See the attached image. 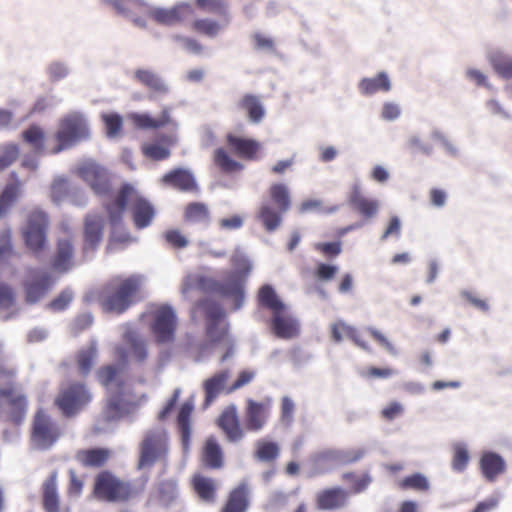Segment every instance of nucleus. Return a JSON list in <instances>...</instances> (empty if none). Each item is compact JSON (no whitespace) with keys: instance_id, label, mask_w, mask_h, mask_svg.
I'll list each match as a JSON object with an SVG mask.
<instances>
[{"instance_id":"obj_63","label":"nucleus","mask_w":512,"mask_h":512,"mask_svg":"<svg viewBox=\"0 0 512 512\" xmlns=\"http://www.w3.org/2000/svg\"><path fill=\"white\" fill-rule=\"evenodd\" d=\"M16 303V295L12 287L0 281V310L12 308Z\"/></svg>"},{"instance_id":"obj_9","label":"nucleus","mask_w":512,"mask_h":512,"mask_svg":"<svg viewBox=\"0 0 512 512\" xmlns=\"http://www.w3.org/2000/svg\"><path fill=\"white\" fill-rule=\"evenodd\" d=\"M95 493L107 501H123L130 495L129 486L108 472L101 473L95 482Z\"/></svg>"},{"instance_id":"obj_35","label":"nucleus","mask_w":512,"mask_h":512,"mask_svg":"<svg viewBox=\"0 0 512 512\" xmlns=\"http://www.w3.org/2000/svg\"><path fill=\"white\" fill-rule=\"evenodd\" d=\"M348 494L340 488L325 490L318 495V505L321 509L331 510L343 507Z\"/></svg>"},{"instance_id":"obj_49","label":"nucleus","mask_w":512,"mask_h":512,"mask_svg":"<svg viewBox=\"0 0 512 512\" xmlns=\"http://www.w3.org/2000/svg\"><path fill=\"white\" fill-rule=\"evenodd\" d=\"M255 457L263 462L275 460L279 454V447L275 442L258 440L256 442Z\"/></svg>"},{"instance_id":"obj_41","label":"nucleus","mask_w":512,"mask_h":512,"mask_svg":"<svg viewBox=\"0 0 512 512\" xmlns=\"http://www.w3.org/2000/svg\"><path fill=\"white\" fill-rule=\"evenodd\" d=\"M176 313L172 306L168 304H149L142 314L141 320H175Z\"/></svg>"},{"instance_id":"obj_45","label":"nucleus","mask_w":512,"mask_h":512,"mask_svg":"<svg viewBox=\"0 0 512 512\" xmlns=\"http://www.w3.org/2000/svg\"><path fill=\"white\" fill-rule=\"evenodd\" d=\"M269 194L272 203L281 209V211H288L291 206L290 195L286 185L282 183L273 184L269 189Z\"/></svg>"},{"instance_id":"obj_39","label":"nucleus","mask_w":512,"mask_h":512,"mask_svg":"<svg viewBox=\"0 0 512 512\" xmlns=\"http://www.w3.org/2000/svg\"><path fill=\"white\" fill-rule=\"evenodd\" d=\"M494 72L503 79H512V56L497 51L489 55Z\"/></svg>"},{"instance_id":"obj_22","label":"nucleus","mask_w":512,"mask_h":512,"mask_svg":"<svg viewBox=\"0 0 512 512\" xmlns=\"http://www.w3.org/2000/svg\"><path fill=\"white\" fill-rule=\"evenodd\" d=\"M161 183L182 192L197 193L199 191V187L193 174L182 168L173 169L163 175Z\"/></svg>"},{"instance_id":"obj_29","label":"nucleus","mask_w":512,"mask_h":512,"mask_svg":"<svg viewBox=\"0 0 512 512\" xmlns=\"http://www.w3.org/2000/svg\"><path fill=\"white\" fill-rule=\"evenodd\" d=\"M250 488L242 481L230 494L222 512H245L249 506Z\"/></svg>"},{"instance_id":"obj_18","label":"nucleus","mask_w":512,"mask_h":512,"mask_svg":"<svg viewBox=\"0 0 512 512\" xmlns=\"http://www.w3.org/2000/svg\"><path fill=\"white\" fill-rule=\"evenodd\" d=\"M74 252V243L71 237L59 238L51 258L52 269L61 273L68 272L74 265Z\"/></svg>"},{"instance_id":"obj_16","label":"nucleus","mask_w":512,"mask_h":512,"mask_svg":"<svg viewBox=\"0 0 512 512\" xmlns=\"http://www.w3.org/2000/svg\"><path fill=\"white\" fill-rule=\"evenodd\" d=\"M258 301L260 306L271 311L272 320H291L290 307L279 298L272 286L264 285L260 288Z\"/></svg>"},{"instance_id":"obj_44","label":"nucleus","mask_w":512,"mask_h":512,"mask_svg":"<svg viewBox=\"0 0 512 512\" xmlns=\"http://www.w3.org/2000/svg\"><path fill=\"white\" fill-rule=\"evenodd\" d=\"M193 401L185 402L179 411L178 424L181 431L183 447L186 450L191 433L189 417L193 411Z\"/></svg>"},{"instance_id":"obj_42","label":"nucleus","mask_w":512,"mask_h":512,"mask_svg":"<svg viewBox=\"0 0 512 512\" xmlns=\"http://www.w3.org/2000/svg\"><path fill=\"white\" fill-rule=\"evenodd\" d=\"M213 160L215 165L222 172L227 174L241 171L243 169V165L240 162L234 160L223 148H217L214 151Z\"/></svg>"},{"instance_id":"obj_14","label":"nucleus","mask_w":512,"mask_h":512,"mask_svg":"<svg viewBox=\"0 0 512 512\" xmlns=\"http://www.w3.org/2000/svg\"><path fill=\"white\" fill-rule=\"evenodd\" d=\"M124 341L127 348L119 347L117 354L119 357V366L127 363L128 356L136 363H143L148 356L147 345L144 338L137 332L128 330L124 334Z\"/></svg>"},{"instance_id":"obj_12","label":"nucleus","mask_w":512,"mask_h":512,"mask_svg":"<svg viewBox=\"0 0 512 512\" xmlns=\"http://www.w3.org/2000/svg\"><path fill=\"white\" fill-rule=\"evenodd\" d=\"M90 398L89 392L83 385L74 384L61 392L56 399V404L65 415L71 416L86 405Z\"/></svg>"},{"instance_id":"obj_48","label":"nucleus","mask_w":512,"mask_h":512,"mask_svg":"<svg viewBox=\"0 0 512 512\" xmlns=\"http://www.w3.org/2000/svg\"><path fill=\"white\" fill-rule=\"evenodd\" d=\"M332 337L335 341L340 342L343 339H352L358 346L366 349L364 342L360 341L357 337L355 330L346 322H335L331 326Z\"/></svg>"},{"instance_id":"obj_15","label":"nucleus","mask_w":512,"mask_h":512,"mask_svg":"<svg viewBox=\"0 0 512 512\" xmlns=\"http://www.w3.org/2000/svg\"><path fill=\"white\" fill-rule=\"evenodd\" d=\"M269 412L270 399L264 402L247 399L244 416L245 429L249 432H260L267 423Z\"/></svg>"},{"instance_id":"obj_6","label":"nucleus","mask_w":512,"mask_h":512,"mask_svg":"<svg viewBox=\"0 0 512 512\" xmlns=\"http://www.w3.org/2000/svg\"><path fill=\"white\" fill-rule=\"evenodd\" d=\"M48 227L49 217L46 212L39 208L29 212L22 236L26 247L36 256L47 246Z\"/></svg>"},{"instance_id":"obj_58","label":"nucleus","mask_w":512,"mask_h":512,"mask_svg":"<svg viewBox=\"0 0 512 512\" xmlns=\"http://www.w3.org/2000/svg\"><path fill=\"white\" fill-rule=\"evenodd\" d=\"M16 255L11 241L10 230H4L0 233V263L9 261Z\"/></svg>"},{"instance_id":"obj_61","label":"nucleus","mask_w":512,"mask_h":512,"mask_svg":"<svg viewBox=\"0 0 512 512\" xmlns=\"http://www.w3.org/2000/svg\"><path fill=\"white\" fill-rule=\"evenodd\" d=\"M152 330L159 342H168L173 338L174 322H153Z\"/></svg>"},{"instance_id":"obj_24","label":"nucleus","mask_w":512,"mask_h":512,"mask_svg":"<svg viewBox=\"0 0 512 512\" xmlns=\"http://www.w3.org/2000/svg\"><path fill=\"white\" fill-rule=\"evenodd\" d=\"M129 119L137 129L141 130H157L173 123L168 107H164L157 118L148 113H131Z\"/></svg>"},{"instance_id":"obj_50","label":"nucleus","mask_w":512,"mask_h":512,"mask_svg":"<svg viewBox=\"0 0 512 512\" xmlns=\"http://www.w3.org/2000/svg\"><path fill=\"white\" fill-rule=\"evenodd\" d=\"M192 30L196 33L208 36L215 37L219 31L221 30V26L218 22L209 19V18H201L196 19L192 23Z\"/></svg>"},{"instance_id":"obj_57","label":"nucleus","mask_w":512,"mask_h":512,"mask_svg":"<svg viewBox=\"0 0 512 512\" xmlns=\"http://www.w3.org/2000/svg\"><path fill=\"white\" fill-rule=\"evenodd\" d=\"M160 502L168 506L177 496V484L174 480L163 481L158 487Z\"/></svg>"},{"instance_id":"obj_2","label":"nucleus","mask_w":512,"mask_h":512,"mask_svg":"<svg viewBox=\"0 0 512 512\" xmlns=\"http://www.w3.org/2000/svg\"><path fill=\"white\" fill-rule=\"evenodd\" d=\"M88 137L89 127L84 116L78 112L69 113L59 120L58 128L48 142L47 152L58 154Z\"/></svg>"},{"instance_id":"obj_20","label":"nucleus","mask_w":512,"mask_h":512,"mask_svg":"<svg viewBox=\"0 0 512 512\" xmlns=\"http://www.w3.org/2000/svg\"><path fill=\"white\" fill-rule=\"evenodd\" d=\"M350 207L365 219L375 217L379 210V202L376 199L366 197L359 184H354L348 197Z\"/></svg>"},{"instance_id":"obj_17","label":"nucleus","mask_w":512,"mask_h":512,"mask_svg":"<svg viewBox=\"0 0 512 512\" xmlns=\"http://www.w3.org/2000/svg\"><path fill=\"white\" fill-rule=\"evenodd\" d=\"M134 79L148 91L149 99L165 96L169 93V86L165 80L156 72L150 69H136Z\"/></svg>"},{"instance_id":"obj_25","label":"nucleus","mask_w":512,"mask_h":512,"mask_svg":"<svg viewBox=\"0 0 512 512\" xmlns=\"http://www.w3.org/2000/svg\"><path fill=\"white\" fill-rule=\"evenodd\" d=\"M137 405V403L128 402L122 393L116 392L109 399L102 417L106 422L116 421L134 410Z\"/></svg>"},{"instance_id":"obj_10","label":"nucleus","mask_w":512,"mask_h":512,"mask_svg":"<svg viewBox=\"0 0 512 512\" xmlns=\"http://www.w3.org/2000/svg\"><path fill=\"white\" fill-rule=\"evenodd\" d=\"M50 197L55 204L69 201L72 205L80 207L87 203V197L83 190L73 186L65 177L54 179L50 187Z\"/></svg>"},{"instance_id":"obj_8","label":"nucleus","mask_w":512,"mask_h":512,"mask_svg":"<svg viewBox=\"0 0 512 512\" xmlns=\"http://www.w3.org/2000/svg\"><path fill=\"white\" fill-rule=\"evenodd\" d=\"M364 453L363 449L325 450L314 454L311 457V461L313 462L315 473L320 474L325 472L330 466L355 462L361 459Z\"/></svg>"},{"instance_id":"obj_13","label":"nucleus","mask_w":512,"mask_h":512,"mask_svg":"<svg viewBox=\"0 0 512 512\" xmlns=\"http://www.w3.org/2000/svg\"><path fill=\"white\" fill-rule=\"evenodd\" d=\"M77 175L100 196L108 195L111 189L106 171L95 163H84L77 167Z\"/></svg>"},{"instance_id":"obj_52","label":"nucleus","mask_w":512,"mask_h":512,"mask_svg":"<svg viewBox=\"0 0 512 512\" xmlns=\"http://www.w3.org/2000/svg\"><path fill=\"white\" fill-rule=\"evenodd\" d=\"M118 370L117 366H107L98 371V379L102 385L106 386L109 391L118 389L119 380H118Z\"/></svg>"},{"instance_id":"obj_51","label":"nucleus","mask_w":512,"mask_h":512,"mask_svg":"<svg viewBox=\"0 0 512 512\" xmlns=\"http://www.w3.org/2000/svg\"><path fill=\"white\" fill-rule=\"evenodd\" d=\"M97 350L94 343L87 349L81 350L78 357V368L83 375L88 374L95 362Z\"/></svg>"},{"instance_id":"obj_23","label":"nucleus","mask_w":512,"mask_h":512,"mask_svg":"<svg viewBox=\"0 0 512 512\" xmlns=\"http://www.w3.org/2000/svg\"><path fill=\"white\" fill-rule=\"evenodd\" d=\"M226 143L232 153L245 160L256 159L261 148L258 141L243 138L232 133L226 135Z\"/></svg>"},{"instance_id":"obj_53","label":"nucleus","mask_w":512,"mask_h":512,"mask_svg":"<svg viewBox=\"0 0 512 512\" xmlns=\"http://www.w3.org/2000/svg\"><path fill=\"white\" fill-rule=\"evenodd\" d=\"M194 488L204 501H212L214 498L215 485L213 480L201 476L194 478Z\"/></svg>"},{"instance_id":"obj_40","label":"nucleus","mask_w":512,"mask_h":512,"mask_svg":"<svg viewBox=\"0 0 512 512\" xmlns=\"http://www.w3.org/2000/svg\"><path fill=\"white\" fill-rule=\"evenodd\" d=\"M228 377V371H222L204 382V389L206 394L204 402L205 408L208 407L214 401V399L217 397L220 391L224 388L225 382L227 381Z\"/></svg>"},{"instance_id":"obj_62","label":"nucleus","mask_w":512,"mask_h":512,"mask_svg":"<svg viewBox=\"0 0 512 512\" xmlns=\"http://www.w3.org/2000/svg\"><path fill=\"white\" fill-rule=\"evenodd\" d=\"M73 299V292L70 289L63 290L57 297L51 300L48 308L54 312L65 310Z\"/></svg>"},{"instance_id":"obj_33","label":"nucleus","mask_w":512,"mask_h":512,"mask_svg":"<svg viewBox=\"0 0 512 512\" xmlns=\"http://www.w3.org/2000/svg\"><path fill=\"white\" fill-rule=\"evenodd\" d=\"M22 140L29 144L35 152L49 154L47 152L48 143L46 144V134L41 126L37 124L30 125L22 132Z\"/></svg>"},{"instance_id":"obj_4","label":"nucleus","mask_w":512,"mask_h":512,"mask_svg":"<svg viewBox=\"0 0 512 512\" xmlns=\"http://www.w3.org/2000/svg\"><path fill=\"white\" fill-rule=\"evenodd\" d=\"M167 442L163 428L148 430L140 443L138 469H150L155 463L164 461L168 452Z\"/></svg>"},{"instance_id":"obj_54","label":"nucleus","mask_w":512,"mask_h":512,"mask_svg":"<svg viewBox=\"0 0 512 512\" xmlns=\"http://www.w3.org/2000/svg\"><path fill=\"white\" fill-rule=\"evenodd\" d=\"M270 330L279 338L290 339L298 335L296 322H271Z\"/></svg>"},{"instance_id":"obj_47","label":"nucleus","mask_w":512,"mask_h":512,"mask_svg":"<svg viewBox=\"0 0 512 512\" xmlns=\"http://www.w3.org/2000/svg\"><path fill=\"white\" fill-rule=\"evenodd\" d=\"M203 459L205 463L212 468H219L222 466V451L213 437L208 438L206 441Z\"/></svg>"},{"instance_id":"obj_30","label":"nucleus","mask_w":512,"mask_h":512,"mask_svg":"<svg viewBox=\"0 0 512 512\" xmlns=\"http://www.w3.org/2000/svg\"><path fill=\"white\" fill-rule=\"evenodd\" d=\"M483 475L489 481H494L497 476L505 471V461L497 453L485 452L480 460Z\"/></svg>"},{"instance_id":"obj_3","label":"nucleus","mask_w":512,"mask_h":512,"mask_svg":"<svg viewBox=\"0 0 512 512\" xmlns=\"http://www.w3.org/2000/svg\"><path fill=\"white\" fill-rule=\"evenodd\" d=\"M140 285V279L136 276L111 280L106 287V294L101 300L102 309L109 313H123L132 304Z\"/></svg>"},{"instance_id":"obj_55","label":"nucleus","mask_w":512,"mask_h":512,"mask_svg":"<svg viewBox=\"0 0 512 512\" xmlns=\"http://www.w3.org/2000/svg\"><path fill=\"white\" fill-rule=\"evenodd\" d=\"M164 241L173 249H184L189 245L188 238L179 229H168L162 235Z\"/></svg>"},{"instance_id":"obj_59","label":"nucleus","mask_w":512,"mask_h":512,"mask_svg":"<svg viewBox=\"0 0 512 512\" xmlns=\"http://www.w3.org/2000/svg\"><path fill=\"white\" fill-rule=\"evenodd\" d=\"M199 309L205 312L207 320H222L225 317L222 307L215 301L206 299L198 304Z\"/></svg>"},{"instance_id":"obj_28","label":"nucleus","mask_w":512,"mask_h":512,"mask_svg":"<svg viewBox=\"0 0 512 512\" xmlns=\"http://www.w3.org/2000/svg\"><path fill=\"white\" fill-rule=\"evenodd\" d=\"M206 330L207 336L211 342L228 348L221 358L222 362L226 361L232 356V340L228 335L226 322H209Z\"/></svg>"},{"instance_id":"obj_43","label":"nucleus","mask_w":512,"mask_h":512,"mask_svg":"<svg viewBox=\"0 0 512 512\" xmlns=\"http://www.w3.org/2000/svg\"><path fill=\"white\" fill-rule=\"evenodd\" d=\"M195 6L207 13H212L229 20L227 0H194Z\"/></svg>"},{"instance_id":"obj_1","label":"nucleus","mask_w":512,"mask_h":512,"mask_svg":"<svg viewBox=\"0 0 512 512\" xmlns=\"http://www.w3.org/2000/svg\"><path fill=\"white\" fill-rule=\"evenodd\" d=\"M129 208L136 229L149 227L156 215L154 205L141 195L132 185L124 184L117 192L114 200L105 205V210L111 225L122 221L123 213Z\"/></svg>"},{"instance_id":"obj_7","label":"nucleus","mask_w":512,"mask_h":512,"mask_svg":"<svg viewBox=\"0 0 512 512\" xmlns=\"http://www.w3.org/2000/svg\"><path fill=\"white\" fill-rule=\"evenodd\" d=\"M60 432L56 423L39 410L33 422L31 442L34 448L39 450L49 449L59 438Z\"/></svg>"},{"instance_id":"obj_46","label":"nucleus","mask_w":512,"mask_h":512,"mask_svg":"<svg viewBox=\"0 0 512 512\" xmlns=\"http://www.w3.org/2000/svg\"><path fill=\"white\" fill-rule=\"evenodd\" d=\"M44 507L47 512H58V495L56 491V473L53 472L44 483Z\"/></svg>"},{"instance_id":"obj_27","label":"nucleus","mask_w":512,"mask_h":512,"mask_svg":"<svg viewBox=\"0 0 512 512\" xmlns=\"http://www.w3.org/2000/svg\"><path fill=\"white\" fill-rule=\"evenodd\" d=\"M160 143H145L142 145V153L145 157L154 160L161 161L168 159L171 155L170 147L176 143V137L174 135H162L160 137Z\"/></svg>"},{"instance_id":"obj_5","label":"nucleus","mask_w":512,"mask_h":512,"mask_svg":"<svg viewBox=\"0 0 512 512\" xmlns=\"http://www.w3.org/2000/svg\"><path fill=\"white\" fill-rule=\"evenodd\" d=\"M13 376L12 371L0 369V418L9 416L19 422L26 409V400L15 390Z\"/></svg>"},{"instance_id":"obj_36","label":"nucleus","mask_w":512,"mask_h":512,"mask_svg":"<svg viewBox=\"0 0 512 512\" xmlns=\"http://www.w3.org/2000/svg\"><path fill=\"white\" fill-rule=\"evenodd\" d=\"M110 457V450L105 448H93L81 450L76 454V459L88 467H99Z\"/></svg>"},{"instance_id":"obj_38","label":"nucleus","mask_w":512,"mask_h":512,"mask_svg":"<svg viewBox=\"0 0 512 512\" xmlns=\"http://www.w3.org/2000/svg\"><path fill=\"white\" fill-rule=\"evenodd\" d=\"M391 88L390 80L384 72L374 78H364L359 83V89L364 95H372L378 91L388 92Z\"/></svg>"},{"instance_id":"obj_34","label":"nucleus","mask_w":512,"mask_h":512,"mask_svg":"<svg viewBox=\"0 0 512 512\" xmlns=\"http://www.w3.org/2000/svg\"><path fill=\"white\" fill-rule=\"evenodd\" d=\"M237 107L247 113L248 119L253 123H259L264 115V108L259 98L252 94H245L237 103Z\"/></svg>"},{"instance_id":"obj_37","label":"nucleus","mask_w":512,"mask_h":512,"mask_svg":"<svg viewBox=\"0 0 512 512\" xmlns=\"http://www.w3.org/2000/svg\"><path fill=\"white\" fill-rule=\"evenodd\" d=\"M21 194V182L18 179L8 183L0 195V219L7 215Z\"/></svg>"},{"instance_id":"obj_32","label":"nucleus","mask_w":512,"mask_h":512,"mask_svg":"<svg viewBox=\"0 0 512 512\" xmlns=\"http://www.w3.org/2000/svg\"><path fill=\"white\" fill-rule=\"evenodd\" d=\"M286 212L281 211L278 207H272L271 204L264 203L259 208L257 219L262 223L267 232H273L281 225L282 216Z\"/></svg>"},{"instance_id":"obj_19","label":"nucleus","mask_w":512,"mask_h":512,"mask_svg":"<svg viewBox=\"0 0 512 512\" xmlns=\"http://www.w3.org/2000/svg\"><path fill=\"white\" fill-rule=\"evenodd\" d=\"M193 8L189 3H180L171 8H158L151 12L154 21L162 25H175L183 22L193 15Z\"/></svg>"},{"instance_id":"obj_21","label":"nucleus","mask_w":512,"mask_h":512,"mask_svg":"<svg viewBox=\"0 0 512 512\" xmlns=\"http://www.w3.org/2000/svg\"><path fill=\"white\" fill-rule=\"evenodd\" d=\"M104 218L99 214H88L84 219L83 252L94 251L100 244L103 236Z\"/></svg>"},{"instance_id":"obj_56","label":"nucleus","mask_w":512,"mask_h":512,"mask_svg":"<svg viewBox=\"0 0 512 512\" xmlns=\"http://www.w3.org/2000/svg\"><path fill=\"white\" fill-rule=\"evenodd\" d=\"M102 120L104 122L106 134L108 137H116L120 134L123 126V119L119 114H103Z\"/></svg>"},{"instance_id":"obj_31","label":"nucleus","mask_w":512,"mask_h":512,"mask_svg":"<svg viewBox=\"0 0 512 512\" xmlns=\"http://www.w3.org/2000/svg\"><path fill=\"white\" fill-rule=\"evenodd\" d=\"M211 219L210 210L203 202H190L183 211V220L188 224L208 225Z\"/></svg>"},{"instance_id":"obj_26","label":"nucleus","mask_w":512,"mask_h":512,"mask_svg":"<svg viewBox=\"0 0 512 512\" xmlns=\"http://www.w3.org/2000/svg\"><path fill=\"white\" fill-rule=\"evenodd\" d=\"M218 424L225 432L229 441L238 442L244 438V430L239 424L237 409L235 406L228 407L221 414Z\"/></svg>"},{"instance_id":"obj_64","label":"nucleus","mask_w":512,"mask_h":512,"mask_svg":"<svg viewBox=\"0 0 512 512\" xmlns=\"http://www.w3.org/2000/svg\"><path fill=\"white\" fill-rule=\"evenodd\" d=\"M19 155V149L15 144H8L0 153V171L10 166Z\"/></svg>"},{"instance_id":"obj_11","label":"nucleus","mask_w":512,"mask_h":512,"mask_svg":"<svg viewBox=\"0 0 512 512\" xmlns=\"http://www.w3.org/2000/svg\"><path fill=\"white\" fill-rule=\"evenodd\" d=\"M53 285L52 277L39 270L33 269L23 282L25 301L28 304H35L40 301Z\"/></svg>"},{"instance_id":"obj_60","label":"nucleus","mask_w":512,"mask_h":512,"mask_svg":"<svg viewBox=\"0 0 512 512\" xmlns=\"http://www.w3.org/2000/svg\"><path fill=\"white\" fill-rule=\"evenodd\" d=\"M469 462V453L463 443H456L454 445V456L452 461V468L455 471L462 472Z\"/></svg>"}]
</instances>
